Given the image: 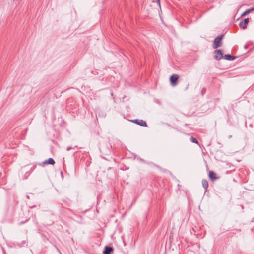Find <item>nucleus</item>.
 <instances>
[{
	"label": "nucleus",
	"instance_id": "nucleus-10",
	"mask_svg": "<svg viewBox=\"0 0 254 254\" xmlns=\"http://www.w3.org/2000/svg\"><path fill=\"white\" fill-rule=\"evenodd\" d=\"M254 10V8L247 9L242 14L241 17H244Z\"/></svg>",
	"mask_w": 254,
	"mask_h": 254
},
{
	"label": "nucleus",
	"instance_id": "nucleus-11",
	"mask_svg": "<svg viewBox=\"0 0 254 254\" xmlns=\"http://www.w3.org/2000/svg\"><path fill=\"white\" fill-rule=\"evenodd\" d=\"M202 185L203 187L206 190L208 187V181L206 179H202Z\"/></svg>",
	"mask_w": 254,
	"mask_h": 254
},
{
	"label": "nucleus",
	"instance_id": "nucleus-20",
	"mask_svg": "<svg viewBox=\"0 0 254 254\" xmlns=\"http://www.w3.org/2000/svg\"><path fill=\"white\" fill-rule=\"evenodd\" d=\"M241 208L243 209L244 207L243 205H241Z\"/></svg>",
	"mask_w": 254,
	"mask_h": 254
},
{
	"label": "nucleus",
	"instance_id": "nucleus-7",
	"mask_svg": "<svg viewBox=\"0 0 254 254\" xmlns=\"http://www.w3.org/2000/svg\"><path fill=\"white\" fill-rule=\"evenodd\" d=\"M113 250V248L112 247L107 246L104 248L103 254H111Z\"/></svg>",
	"mask_w": 254,
	"mask_h": 254
},
{
	"label": "nucleus",
	"instance_id": "nucleus-6",
	"mask_svg": "<svg viewBox=\"0 0 254 254\" xmlns=\"http://www.w3.org/2000/svg\"><path fill=\"white\" fill-rule=\"evenodd\" d=\"M208 176L210 179L212 181L218 179V177H216V174L213 171H209Z\"/></svg>",
	"mask_w": 254,
	"mask_h": 254
},
{
	"label": "nucleus",
	"instance_id": "nucleus-3",
	"mask_svg": "<svg viewBox=\"0 0 254 254\" xmlns=\"http://www.w3.org/2000/svg\"><path fill=\"white\" fill-rule=\"evenodd\" d=\"M214 53L215 54L214 56L215 59L217 60H220L223 58V51L221 49H216L214 51Z\"/></svg>",
	"mask_w": 254,
	"mask_h": 254
},
{
	"label": "nucleus",
	"instance_id": "nucleus-23",
	"mask_svg": "<svg viewBox=\"0 0 254 254\" xmlns=\"http://www.w3.org/2000/svg\"><path fill=\"white\" fill-rule=\"evenodd\" d=\"M23 242L25 243V241H23Z\"/></svg>",
	"mask_w": 254,
	"mask_h": 254
},
{
	"label": "nucleus",
	"instance_id": "nucleus-24",
	"mask_svg": "<svg viewBox=\"0 0 254 254\" xmlns=\"http://www.w3.org/2000/svg\"><path fill=\"white\" fill-rule=\"evenodd\" d=\"M159 2H160V0H157Z\"/></svg>",
	"mask_w": 254,
	"mask_h": 254
},
{
	"label": "nucleus",
	"instance_id": "nucleus-9",
	"mask_svg": "<svg viewBox=\"0 0 254 254\" xmlns=\"http://www.w3.org/2000/svg\"><path fill=\"white\" fill-rule=\"evenodd\" d=\"M55 163L54 160L52 158H49L48 159L45 160L43 164H50L54 165Z\"/></svg>",
	"mask_w": 254,
	"mask_h": 254
},
{
	"label": "nucleus",
	"instance_id": "nucleus-12",
	"mask_svg": "<svg viewBox=\"0 0 254 254\" xmlns=\"http://www.w3.org/2000/svg\"><path fill=\"white\" fill-rule=\"evenodd\" d=\"M190 141L193 142V143H196L197 144H198L199 143L198 140H197L196 138L193 137H191L190 138Z\"/></svg>",
	"mask_w": 254,
	"mask_h": 254
},
{
	"label": "nucleus",
	"instance_id": "nucleus-16",
	"mask_svg": "<svg viewBox=\"0 0 254 254\" xmlns=\"http://www.w3.org/2000/svg\"><path fill=\"white\" fill-rule=\"evenodd\" d=\"M140 160H141L142 162H145V163H146V161H145L144 160L142 159H140Z\"/></svg>",
	"mask_w": 254,
	"mask_h": 254
},
{
	"label": "nucleus",
	"instance_id": "nucleus-21",
	"mask_svg": "<svg viewBox=\"0 0 254 254\" xmlns=\"http://www.w3.org/2000/svg\"><path fill=\"white\" fill-rule=\"evenodd\" d=\"M26 197H27V198L29 199V196L28 195H27Z\"/></svg>",
	"mask_w": 254,
	"mask_h": 254
},
{
	"label": "nucleus",
	"instance_id": "nucleus-4",
	"mask_svg": "<svg viewBox=\"0 0 254 254\" xmlns=\"http://www.w3.org/2000/svg\"><path fill=\"white\" fill-rule=\"evenodd\" d=\"M132 122L142 127H146L147 126V123L143 120L135 119L132 121Z\"/></svg>",
	"mask_w": 254,
	"mask_h": 254
},
{
	"label": "nucleus",
	"instance_id": "nucleus-13",
	"mask_svg": "<svg viewBox=\"0 0 254 254\" xmlns=\"http://www.w3.org/2000/svg\"><path fill=\"white\" fill-rule=\"evenodd\" d=\"M147 164H152V165H154L155 166H156L158 169H159L160 170H162V168L160 166H158V165H157L156 164H154L153 162H149V163H147Z\"/></svg>",
	"mask_w": 254,
	"mask_h": 254
},
{
	"label": "nucleus",
	"instance_id": "nucleus-19",
	"mask_svg": "<svg viewBox=\"0 0 254 254\" xmlns=\"http://www.w3.org/2000/svg\"><path fill=\"white\" fill-rule=\"evenodd\" d=\"M113 101H114V102H116L115 99L114 98H113Z\"/></svg>",
	"mask_w": 254,
	"mask_h": 254
},
{
	"label": "nucleus",
	"instance_id": "nucleus-18",
	"mask_svg": "<svg viewBox=\"0 0 254 254\" xmlns=\"http://www.w3.org/2000/svg\"><path fill=\"white\" fill-rule=\"evenodd\" d=\"M232 135H229V136H228V138H232Z\"/></svg>",
	"mask_w": 254,
	"mask_h": 254
},
{
	"label": "nucleus",
	"instance_id": "nucleus-22",
	"mask_svg": "<svg viewBox=\"0 0 254 254\" xmlns=\"http://www.w3.org/2000/svg\"><path fill=\"white\" fill-rule=\"evenodd\" d=\"M35 207V206H32V207H31V208H34Z\"/></svg>",
	"mask_w": 254,
	"mask_h": 254
},
{
	"label": "nucleus",
	"instance_id": "nucleus-2",
	"mask_svg": "<svg viewBox=\"0 0 254 254\" xmlns=\"http://www.w3.org/2000/svg\"><path fill=\"white\" fill-rule=\"evenodd\" d=\"M179 76L178 74H173L170 77V84L172 86H176L178 84Z\"/></svg>",
	"mask_w": 254,
	"mask_h": 254
},
{
	"label": "nucleus",
	"instance_id": "nucleus-8",
	"mask_svg": "<svg viewBox=\"0 0 254 254\" xmlns=\"http://www.w3.org/2000/svg\"><path fill=\"white\" fill-rule=\"evenodd\" d=\"M223 58L228 61H233L236 59V56L230 54H225Z\"/></svg>",
	"mask_w": 254,
	"mask_h": 254
},
{
	"label": "nucleus",
	"instance_id": "nucleus-5",
	"mask_svg": "<svg viewBox=\"0 0 254 254\" xmlns=\"http://www.w3.org/2000/svg\"><path fill=\"white\" fill-rule=\"evenodd\" d=\"M249 19L248 18L244 19L243 21L240 22L239 26L241 28L245 29L247 28V25L249 23Z\"/></svg>",
	"mask_w": 254,
	"mask_h": 254
},
{
	"label": "nucleus",
	"instance_id": "nucleus-14",
	"mask_svg": "<svg viewBox=\"0 0 254 254\" xmlns=\"http://www.w3.org/2000/svg\"><path fill=\"white\" fill-rule=\"evenodd\" d=\"M27 220H26L25 221H21V222H19L18 223V225H22V224H24L25 222H27Z\"/></svg>",
	"mask_w": 254,
	"mask_h": 254
},
{
	"label": "nucleus",
	"instance_id": "nucleus-17",
	"mask_svg": "<svg viewBox=\"0 0 254 254\" xmlns=\"http://www.w3.org/2000/svg\"><path fill=\"white\" fill-rule=\"evenodd\" d=\"M110 94H111V96H113V95H114L113 92H111Z\"/></svg>",
	"mask_w": 254,
	"mask_h": 254
},
{
	"label": "nucleus",
	"instance_id": "nucleus-1",
	"mask_svg": "<svg viewBox=\"0 0 254 254\" xmlns=\"http://www.w3.org/2000/svg\"><path fill=\"white\" fill-rule=\"evenodd\" d=\"M224 35L223 34L217 36L214 40L212 47L213 49H216L220 47L222 45V39H223Z\"/></svg>",
	"mask_w": 254,
	"mask_h": 254
},
{
	"label": "nucleus",
	"instance_id": "nucleus-15",
	"mask_svg": "<svg viewBox=\"0 0 254 254\" xmlns=\"http://www.w3.org/2000/svg\"><path fill=\"white\" fill-rule=\"evenodd\" d=\"M72 148L71 146H68L67 148V150L69 151Z\"/></svg>",
	"mask_w": 254,
	"mask_h": 254
}]
</instances>
